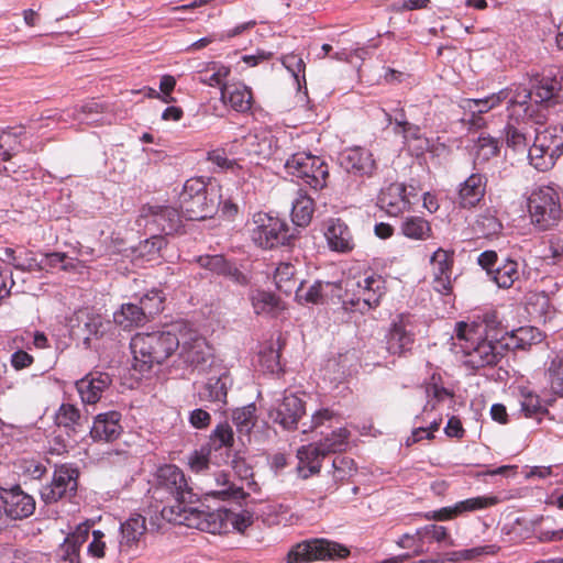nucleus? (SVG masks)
<instances>
[{
	"mask_svg": "<svg viewBox=\"0 0 563 563\" xmlns=\"http://www.w3.org/2000/svg\"><path fill=\"white\" fill-rule=\"evenodd\" d=\"M529 117H527L528 119ZM526 118H520L518 121L516 119H510L505 126V139L508 147L512 148L516 152H525L527 150V136L523 128V122Z\"/></svg>",
	"mask_w": 563,
	"mask_h": 563,
	"instance_id": "79ce46f5",
	"label": "nucleus"
},
{
	"mask_svg": "<svg viewBox=\"0 0 563 563\" xmlns=\"http://www.w3.org/2000/svg\"><path fill=\"white\" fill-rule=\"evenodd\" d=\"M111 383L112 379L108 373L91 372L76 382V389L85 405H95Z\"/></svg>",
	"mask_w": 563,
	"mask_h": 563,
	"instance_id": "aec40b11",
	"label": "nucleus"
},
{
	"mask_svg": "<svg viewBox=\"0 0 563 563\" xmlns=\"http://www.w3.org/2000/svg\"><path fill=\"white\" fill-rule=\"evenodd\" d=\"M305 415V405L302 400L290 394L271 411V418L275 423L282 426L285 430L297 428L300 418Z\"/></svg>",
	"mask_w": 563,
	"mask_h": 563,
	"instance_id": "b1692460",
	"label": "nucleus"
},
{
	"mask_svg": "<svg viewBox=\"0 0 563 563\" xmlns=\"http://www.w3.org/2000/svg\"><path fill=\"white\" fill-rule=\"evenodd\" d=\"M530 93L520 87H508L481 99H462L460 107L471 114L470 122L473 125L484 124L482 114L498 107L503 101H508V118L516 119L532 117L531 107L528 106Z\"/></svg>",
	"mask_w": 563,
	"mask_h": 563,
	"instance_id": "20e7f679",
	"label": "nucleus"
},
{
	"mask_svg": "<svg viewBox=\"0 0 563 563\" xmlns=\"http://www.w3.org/2000/svg\"><path fill=\"white\" fill-rule=\"evenodd\" d=\"M234 442L233 430L228 422L219 423L210 434V450L231 448Z\"/></svg>",
	"mask_w": 563,
	"mask_h": 563,
	"instance_id": "6e6d98bb",
	"label": "nucleus"
},
{
	"mask_svg": "<svg viewBox=\"0 0 563 563\" xmlns=\"http://www.w3.org/2000/svg\"><path fill=\"white\" fill-rule=\"evenodd\" d=\"M202 495L236 504H240L241 500H244L249 496L242 487L232 483L229 478V474L223 471L216 472L207 479L202 488Z\"/></svg>",
	"mask_w": 563,
	"mask_h": 563,
	"instance_id": "f3484780",
	"label": "nucleus"
},
{
	"mask_svg": "<svg viewBox=\"0 0 563 563\" xmlns=\"http://www.w3.org/2000/svg\"><path fill=\"white\" fill-rule=\"evenodd\" d=\"M229 150L216 148L207 153V161L214 166V172L231 170L233 173L241 168L236 159L228 157Z\"/></svg>",
	"mask_w": 563,
	"mask_h": 563,
	"instance_id": "4d7b16f0",
	"label": "nucleus"
},
{
	"mask_svg": "<svg viewBox=\"0 0 563 563\" xmlns=\"http://www.w3.org/2000/svg\"><path fill=\"white\" fill-rule=\"evenodd\" d=\"M166 235L177 233L183 225L179 211L169 206H148L141 211L139 225Z\"/></svg>",
	"mask_w": 563,
	"mask_h": 563,
	"instance_id": "ddd939ff",
	"label": "nucleus"
},
{
	"mask_svg": "<svg viewBox=\"0 0 563 563\" xmlns=\"http://www.w3.org/2000/svg\"><path fill=\"white\" fill-rule=\"evenodd\" d=\"M256 407L254 404L236 408L232 412V420L240 438L249 437L256 423Z\"/></svg>",
	"mask_w": 563,
	"mask_h": 563,
	"instance_id": "a18cd8bd",
	"label": "nucleus"
},
{
	"mask_svg": "<svg viewBox=\"0 0 563 563\" xmlns=\"http://www.w3.org/2000/svg\"><path fill=\"white\" fill-rule=\"evenodd\" d=\"M77 468L66 464L56 467L51 484L41 489L42 500L45 504H53L71 495L77 489Z\"/></svg>",
	"mask_w": 563,
	"mask_h": 563,
	"instance_id": "4468645a",
	"label": "nucleus"
},
{
	"mask_svg": "<svg viewBox=\"0 0 563 563\" xmlns=\"http://www.w3.org/2000/svg\"><path fill=\"white\" fill-rule=\"evenodd\" d=\"M220 519L219 530L227 529L230 525L233 530L238 532H244L254 521V514L249 509H242L235 511L233 509H222L218 512Z\"/></svg>",
	"mask_w": 563,
	"mask_h": 563,
	"instance_id": "58836bf2",
	"label": "nucleus"
},
{
	"mask_svg": "<svg viewBox=\"0 0 563 563\" xmlns=\"http://www.w3.org/2000/svg\"><path fill=\"white\" fill-rule=\"evenodd\" d=\"M1 499L5 514L12 519H23L35 510V501L32 496L25 494L20 486L3 489Z\"/></svg>",
	"mask_w": 563,
	"mask_h": 563,
	"instance_id": "4be33fe9",
	"label": "nucleus"
},
{
	"mask_svg": "<svg viewBox=\"0 0 563 563\" xmlns=\"http://www.w3.org/2000/svg\"><path fill=\"white\" fill-rule=\"evenodd\" d=\"M253 223L251 236L257 246L268 250L290 243L292 235L282 219L260 212L254 214Z\"/></svg>",
	"mask_w": 563,
	"mask_h": 563,
	"instance_id": "f8f14e48",
	"label": "nucleus"
},
{
	"mask_svg": "<svg viewBox=\"0 0 563 563\" xmlns=\"http://www.w3.org/2000/svg\"><path fill=\"white\" fill-rule=\"evenodd\" d=\"M147 320L142 308L134 303H124L113 313V321L124 330L142 325Z\"/></svg>",
	"mask_w": 563,
	"mask_h": 563,
	"instance_id": "a19ab883",
	"label": "nucleus"
},
{
	"mask_svg": "<svg viewBox=\"0 0 563 563\" xmlns=\"http://www.w3.org/2000/svg\"><path fill=\"white\" fill-rule=\"evenodd\" d=\"M501 323L496 312H487L482 319L455 325L454 345L462 353L463 364L471 369L497 365L504 356L500 333Z\"/></svg>",
	"mask_w": 563,
	"mask_h": 563,
	"instance_id": "f257e3e1",
	"label": "nucleus"
},
{
	"mask_svg": "<svg viewBox=\"0 0 563 563\" xmlns=\"http://www.w3.org/2000/svg\"><path fill=\"white\" fill-rule=\"evenodd\" d=\"M338 422L339 416L332 410L323 408L311 416L309 424L307 422H302V432L307 433L308 431H313L321 427H332L333 423Z\"/></svg>",
	"mask_w": 563,
	"mask_h": 563,
	"instance_id": "13d9d810",
	"label": "nucleus"
},
{
	"mask_svg": "<svg viewBox=\"0 0 563 563\" xmlns=\"http://www.w3.org/2000/svg\"><path fill=\"white\" fill-rule=\"evenodd\" d=\"M220 195L202 178L194 177L185 181L178 196L181 213L188 220H203L212 217L219 206Z\"/></svg>",
	"mask_w": 563,
	"mask_h": 563,
	"instance_id": "423d86ee",
	"label": "nucleus"
},
{
	"mask_svg": "<svg viewBox=\"0 0 563 563\" xmlns=\"http://www.w3.org/2000/svg\"><path fill=\"white\" fill-rule=\"evenodd\" d=\"M80 411L71 404H63L55 416V421L58 427H63L69 431L76 432L77 428L81 426Z\"/></svg>",
	"mask_w": 563,
	"mask_h": 563,
	"instance_id": "603ef678",
	"label": "nucleus"
},
{
	"mask_svg": "<svg viewBox=\"0 0 563 563\" xmlns=\"http://www.w3.org/2000/svg\"><path fill=\"white\" fill-rule=\"evenodd\" d=\"M386 290V280L380 275H360L346 278L344 294L339 296L344 310L364 314L379 306Z\"/></svg>",
	"mask_w": 563,
	"mask_h": 563,
	"instance_id": "39448f33",
	"label": "nucleus"
},
{
	"mask_svg": "<svg viewBox=\"0 0 563 563\" xmlns=\"http://www.w3.org/2000/svg\"><path fill=\"white\" fill-rule=\"evenodd\" d=\"M164 300L165 297L163 291L161 289L153 288L140 297L139 307L142 308L145 317L150 319L163 311Z\"/></svg>",
	"mask_w": 563,
	"mask_h": 563,
	"instance_id": "864d4df0",
	"label": "nucleus"
},
{
	"mask_svg": "<svg viewBox=\"0 0 563 563\" xmlns=\"http://www.w3.org/2000/svg\"><path fill=\"white\" fill-rule=\"evenodd\" d=\"M14 268L22 272H41V262L30 251L20 252L16 261L14 262Z\"/></svg>",
	"mask_w": 563,
	"mask_h": 563,
	"instance_id": "774afa93",
	"label": "nucleus"
},
{
	"mask_svg": "<svg viewBox=\"0 0 563 563\" xmlns=\"http://www.w3.org/2000/svg\"><path fill=\"white\" fill-rule=\"evenodd\" d=\"M280 355L274 346H267L260 351L258 363L263 371L278 374L282 372Z\"/></svg>",
	"mask_w": 563,
	"mask_h": 563,
	"instance_id": "052dcab7",
	"label": "nucleus"
},
{
	"mask_svg": "<svg viewBox=\"0 0 563 563\" xmlns=\"http://www.w3.org/2000/svg\"><path fill=\"white\" fill-rule=\"evenodd\" d=\"M121 545H132L140 540L146 530L145 518L139 514L132 515L121 523Z\"/></svg>",
	"mask_w": 563,
	"mask_h": 563,
	"instance_id": "37998d69",
	"label": "nucleus"
},
{
	"mask_svg": "<svg viewBox=\"0 0 563 563\" xmlns=\"http://www.w3.org/2000/svg\"><path fill=\"white\" fill-rule=\"evenodd\" d=\"M548 383L551 391L556 396H563V351H560L551 360L547 371Z\"/></svg>",
	"mask_w": 563,
	"mask_h": 563,
	"instance_id": "3c124183",
	"label": "nucleus"
},
{
	"mask_svg": "<svg viewBox=\"0 0 563 563\" xmlns=\"http://www.w3.org/2000/svg\"><path fill=\"white\" fill-rule=\"evenodd\" d=\"M531 223L540 231L552 229L562 217L559 192L550 186L534 189L528 198Z\"/></svg>",
	"mask_w": 563,
	"mask_h": 563,
	"instance_id": "6e6552de",
	"label": "nucleus"
},
{
	"mask_svg": "<svg viewBox=\"0 0 563 563\" xmlns=\"http://www.w3.org/2000/svg\"><path fill=\"white\" fill-rule=\"evenodd\" d=\"M282 64L291 74L294 79L298 84V88L301 89L300 78L306 84L305 68L306 64L301 56L290 53L282 57Z\"/></svg>",
	"mask_w": 563,
	"mask_h": 563,
	"instance_id": "680f3d73",
	"label": "nucleus"
},
{
	"mask_svg": "<svg viewBox=\"0 0 563 563\" xmlns=\"http://www.w3.org/2000/svg\"><path fill=\"white\" fill-rule=\"evenodd\" d=\"M42 271L60 267L63 271H76L86 267L80 260L69 258L65 253L54 252L43 255L40 260Z\"/></svg>",
	"mask_w": 563,
	"mask_h": 563,
	"instance_id": "8fccbe9b",
	"label": "nucleus"
},
{
	"mask_svg": "<svg viewBox=\"0 0 563 563\" xmlns=\"http://www.w3.org/2000/svg\"><path fill=\"white\" fill-rule=\"evenodd\" d=\"M296 274L297 269L294 264L288 262L279 263L274 274L276 287L286 295H290L294 291L296 292L300 287Z\"/></svg>",
	"mask_w": 563,
	"mask_h": 563,
	"instance_id": "ea45409f",
	"label": "nucleus"
},
{
	"mask_svg": "<svg viewBox=\"0 0 563 563\" xmlns=\"http://www.w3.org/2000/svg\"><path fill=\"white\" fill-rule=\"evenodd\" d=\"M121 419L122 415L115 410L97 415L90 429L91 439L95 442L115 441L123 431Z\"/></svg>",
	"mask_w": 563,
	"mask_h": 563,
	"instance_id": "5701e85b",
	"label": "nucleus"
},
{
	"mask_svg": "<svg viewBox=\"0 0 563 563\" xmlns=\"http://www.w3.org/2000/svg\"><path fill=\"white\" fill-rule=\"evenodd\" d=\"M181 328L184 323L177 322L162 331L136 333L130 342L133 368L145 375L155 364H163L178 350Z\"/></svg>",
	"mask_w": 563,
	"mask_h": 563,
	"instance_id": "f03ea898",
	"label": "nucleus"
},
{
	"mask_svg": "<svg viewBox=\"0 0 563 563\" xmlns=\"http://www.w3.org/2000/svg\"><path fill=\"white\" fill-rule=\"evenodd\" d=\"M487 178L479 173L471 174L459 186L457 201L460 207L470 209L475 207L485 196Z\"/></svg>",
	"mask_w": 563,
	"mask_h": 563,
	"instance_id": "c85d7f7f",
	"label": "nucleus"
},
{
	"mask_svg": "<svg viewBox=\"0 0 563 563\" xmlns=\"http://www.w3.org/2000/svg\"><path fill=\"white\" fill-rule=\"evenodd\" d=\"M476 159L488 161L499 152L498 141L489 135H481L476 143Z\"/></svg>",
	"mask_w": 563,
	"mask_h": 563,
	"instance_id": "e2e57ef3",
	"label": "nucleus"
},
{
	"mask_svg": "<svg viewBox=\"0 0 563 563\" xmlns=\"http://www.w3.org/2000/svg\"><path fill=\"white\" fill-rule=\"evenodd\" d=\"M401 232L408 239L427 240L431 236L432 230L430 223L422 217L410 216L402 221Z\"/></svg>",
	"mask_w": 563,
	"mask_h": 563,
	"instance_id": "49530a36",
	"label": "nucleus"
},
{
	"mask_svg": "<svg viewBox=\"0 0 563 563\" xmlns=\"http://www.w3.org/2000/svg\"><path fill=\"white\" fill-rule=\"evenodd\" d=\"M474 230L484 238L497 235L503 230V224L496 216V211L487 209L477 216Z\"/></svg>",
	"mask_w": 563,
	"mask_h": 563,
	"instance_id": "09e8293b",
	"label": "nucleus"
},
{
	"mask_svg": "<svg viewBox=\"0 0 563 563\" xmlns=\"http://www.w3.org/2000/svg\"><path fill=\"white\" fill-rule=\"evenodd\" d=\"M341 289L336 284L330 282H314L306 291H303L302 283L296 291V297L299 300H305L310 303H323L325 299L334 291Z\"/></svg>",
	"mask_w": 563,
	"mask_h": 563,
	"instance_id": "e433bc0d",
	"label": "nucleus"
},
{
	"mask_svg": "<svg viewBox=\"0 0 563 563\" xmlns=\"http://www.w3.org/2000/svg\"><path fill=\"white\" fill-rule=\"evenodd\" d=\"M210 451V448L202 446L190 453L188 456V465L192 472L200 473L208 470Z\"/></svg>",
	"mask_w": 563,
	"mask_h": 563,
	"instance_id": "338daca9",
	"label": "nucleus"
},
{
	"mask_svg": "<svg viewBox=\"0 0 563 563\" xmlns=\"http://www.w3.org/2000/svg\"><path fill=\"white\" fill-rule=\"evenodd\" d=\"M286 172L301 179L310 188L322 189L327 184L329 168L325 162L316 155L306 152H298L287 158Z\"/></svg>",
	"mask_w": 563,
	"mask_h": 563,
	"instance_id": "9d476101",
	"label": "nucleus"
},
{
	"mask_svg": "<svg viewBox=\"0 0 563 563\" xmlns=\"http://www.w3.org/2000/svg\"><path fill=\"white\" fill-rule=\"evenodd\" d=\"M156 490H166L175 499V505L162 509V517L175 525L192 526L199 514L187 504L192 503L197 495L188 486L183 471L176 465L161 466L156 472Z\"/></svg>",
	"mask_w": 563,
	"mask_h": 563,
	"instance_id": "7ed1b4c3",
	"label": "nucleus"
},
{
	"mask_svg": "<svg viewBox=\"0 0 563 563\" xmlns=\"http://www.w3.org/2000/svg\"><path fill=\"white\" fill-rule=\"evenodd\" d=\"M325 457L318 443L302 445L297 450V472L299 477L306 479L318 474L321 468V462Z\"/></svg>",
	"mask_w": 563,
	"mask_h": 563,
	"instance_id": "473e14b6",
	"label": "nucleus"
},
{
	"mask_svg": "<svg viewBox=\"0 0 563 563\" xmlns=\"http://www.w3.org/2000/svg\"><path fill=\"white\" fill-rule=\"evenodd\" d=\"M221 99L238 112H246L252 107V92L242 84L224 86L221 89Z\"/></svg>",
	"mask_w": 563,
	"mask_h": 563,
	"instance_id": "f704fd0d",
	"label": "nucleus"
},
{
	"mask_svg": "<svg viewBox=\"0 0 563 563\" xmlns=\"http://www.w3.org/2000/svg\"><path fill=\"white\" fill-rule=\"evenodd\" d=\"M89 526L86 523L77 526L76 530L69 533L64 542L56 550V558L68 563H80V548L88 540Z\"/></svg>",
	"mask_w": 563,
	"mask_h": 563,
	"instance_id": "7c9ffc66",
	"label": "nucleus"
},
{
	"mask_svg": "<svg viewBox=\"0 0 563 563\" xmlns=\"http://www.w3.org/2000/svg\"><path fill=\"white\" fill-rule=\"evenodd\" d=\"M497 503L498 498L495 496H477L457 501L454 505V510L455 512H457V516H461L465 512H473L476 510L486 509L490 506L496 505Z\"/></svg>",
	"mask_w": 563,
	"mask_h": 563,
	"instance_id": "5fc2aeb1",
	"label": "nucleus"
},
{
	"mask_svg": "<svg viewBox=\"0 0 563 563\" xmlns=\"http://www.w3.org/2000/svg\"><path fill=\"white\" fill-rule=\"evenodd\" d=\"M350 431L346 428L339 427L328 434L323 440L318 442L327 456L331 453H340L349 446Z\"/></svg>",
	"mask_w": 563,
	"mask_h": 563,
	"instance_id": "de8ad7c7",
	"label": "nucleus"
},
{
	"mask_svg": "<svg viewBox=\"0 0 563 563\" xmlns=\"http://www.w3.org/2000/svg\"><path fill=\"white\" fill-rule=\"evenodd\" d=\"M333 478L335 482H343L355 472V463L346 456H336L332 462Z\"/></svg>",
	"mask_w": 563,
	"mask_h": 563,
	"instance_id": "69168bd1",
	"label": "nucleus"
},
{
	"mask_svg": "<svg viewBox=\"0 0 563 563\" xmlns=\"http://www.w3.org/2000/svg\"><path fill=\"white\" fill-rule=\"evenodd\" d=\"M339 162L347 173L357 176H369L376 164L372 153L360 146L345 148L340 153Z\"/></svg>",
	"mask_w": 563,
	"mask_h": 563,
	"instance_id": "412c9836",
	"label": "nucleus"
},
{
	"mask_svg": "<svg viewBox=\"0 0 563 563\" xmlns=\"http://www.w3.org/2000/svg\"><path fill=\"white\" fill-rule=\"evenodd\" d=\"M23 342L24 338L22 335H16L12 339V343L18 347V351L11 355L10 362L12 367L16 371L31 366L34 361L32 355L20 349L23 345Z\"/></svg>",
	"mask_w": 563,
	"mask_h": 563,
	"instance_id": "0e129e2a",
	"label": "nucleus"
},
{
	"mask_svg": "<svg viewBox=\"0 0 563 563\" xmlns=\"http://www.w3.org/2000/svg\"><path fill=\"white\" fill-rule=\"evenodd\" d=\"M251 301L256 314L275 316L282 309L280 300L269 291H254Z\"/></svg>",
	"mask_w": 563,
	"mask_h": 563,
	"instance_id": "c03bdc74",
	"label": "nucleus"
},
{
	"mask_svg": "<svg viewBox=\"0 0 563 563\" xmlns=\"http://www.w3.org/2000/svg\"><path fill=\"white\" fill-rule=\"evenodd\" d=\"M324 236L330 250L334 252L347 253L355 246L350 228L341 219L328 220Z\"/></svg>",
	"mask_w": 563,
	"mask_h": 563,
	"instance_id": "c756f323",
	"label": "nucleus"
},
{
	"mask_svg": "<svg viewBox=\"0 0 563 563\" xmlns=\"http://www.w3.org/2000/svg\"><path fill=\"white\" fill-rule=\"evenodd\" d=\"M350 550L325 539H311L295 544L287 553V563H306L316 560L344 559Z\"/></svg>",
	"mask_w": 563,
	"mask_h": 563,
	"instance_id": "9b49d317",
	"label": "nucleus"
},
{
	"mask_svg": "<svg viewBox=\"0 0 563 563\" xmlns=\"http://www.w3.org/2000/svg\"><path fill=\"white\" fill-rule=\"evenodd\" d=\"M417 534L422 538H430L437 543L444 544L445 547H454V540L450 536L448 529L443 526L427 525L417 529Z\"/></svg>",
	"mask_w": 563,
	"mask_h": 563,
	"instance_id": "bf43d9fd",
	"label": "nucleus"
},
{
	"mask_svg": "<svg viewBox=\"0 0 563 563\" xmlns=\"http://www.w3.org/2000/svg\"><path fill=\"white\" fill-rule=\"evenodd\" d=\"M177 366L184 369L205 373L216 363L212 349L197 331L188 329L184 323L180 330Z\"/></svg>",
	"mask_w": 563,
	"mask_h": 563,
	"instance_id": "0eeeda50",
	"label": "nucleus"
},
{
	"mask_svg": "<svg viewBox=\"0 0 563 563\" xmlns=\"http://www.w3.org/2000/svg\"><path fill=\"white\" fill-rule=\"evenodd\" d=\"M499 336L505 350H527L543 339L542 333L534 327H520L510 332L503 330Z\"/></svg>",
	"mask_w": 563,
	"mask_h": 563,
	"instance_id": "2f4dec72",
	"label": "nucleus"
},
{
	"mask_svg": "<svg viewBox=\"0 0 563 563\" xmlns=\"http://www.w3.org/2000/svg\"><path fill=\"white\" fill-rule=\"evenodd\" d=\"M453 263L454 253L441 247L430 258L433 275L432 286L441 295H449L452 291Z\"/></svg>",
	"mask_w": 563,
	"mask_h": 563,
	"instance_id": "a211bd4d",
	"label": "nucleus"
},
{
	"mask_svg": "<svg viewBox=\"0 0 563 563\" xmlns=\"http://www.w3.org/2000/svg\"><path fill=\"white\" fill-rule=\"evenodd\" d=\"M413 342L415 336L408 329L407 318L401 314L391 323L386 335L387 350L393 355H401L411 350Z\"/></svg>",
	"mask_w": 563,
	"mask_h": 563,
	"instance_id": "cd10ccee",
	"label": "nucleus"
},
{
	"mask_svg": "<svg viewBox=\"0 0 563 563\" xmlns=\"http://www.w3.org/2000/svg\"><path fill=\"white\" fill-rule=\"evenodd\" d=\"M531 89H527L525 87L519 86L521 89H525L530 93V100H534V102H548L560 91L562 86V76L561 70L558 67H549L542 70L541 74L534 75L531 80ZM530 107V104L528 103Z\"/></svg>",
	"mask_w": 563,
	"mask_h": 563,
	"instance_id": "dca6fc26",
	"label": "nucleus"
},
{
	"mask_svg": "<svg viewBox=\"0 0 563 563\" xmlns=\"http://www.w3.org/2000/svg\"><path fill=\"white\" fill-rule=\"evenodd\" d=\"M107 109L108 108L103 103L92 99L82 103L81 106H76L64 111L62 118L64 121L67 119H73L79 123L85 124H111L117 120V117L113 119L102 117L101 114L106 113Z\"/></svg>",
	"mask_w": 563,
	"mask_h": 563,
	"instance_id": "a878e982",
	"label": "nucleus"
},
{
	"mask_svg": "<svg viewBox=\"0 0 563 563\" xmlns=\"http://www.w3.org/2000/svg\"><path fill=\"white\" fill-rule=\"evenodd\" d=\"M519 404L521 412L526 418H533L541 420L548 413L547 401H543L540 396L528 387H519Z\"/></svg>",
	"mask_w": 563,
	"mask_h": 563,
	"instance_id": "c9c22d12",
	"label": "nucleus"
},
{
	"mask_svg": "<svg viewBox=\"0 0 563 563\" xmlns=\"http://www.w3.org/2000/svg\"><path fill=\"white\" fill-rule=\"evenodd\" d=\"M230 155L254 158H265L271 155V140L265 134L250 132L241 139H235L229 145Z\"/></svg>",
	"mask_w": 563,
	"mask_h": 563,
	"instance_id": "6ab92c4d",
	"label": "nucleus"
},
{
	"mask_svg": "<svg viewBox=\"0 0 563 563\" xmlns=\"http://www.w3.org/2000/svg\"><path fill=\"white\" fill-rule=\"evenodd\" d=\"M520 263L510 257L503 258L496 266L492 279L499 288L509 289L520 280Z\"/></svg>",
	"mask_w": 563,
	"mask_h": 563,
	"instance_id": "72a5a7b5",
	"label": "nucleus"
},
{
	"mask_svg": "<svg viewBox=\"0 0 563 563\" xmlns=\"http://www.w3.org/2000/svg\"><path fill=\"white\" fill-rule=\"evenodd\" d=\"M563 154V128L548 126L536 132L533 144L528 150L530 164L539 172L551 169Z\"/></svg>",
	"mask_w": 563,
	"mask_h": 563,
	"instance_id": "1a4fd4ad",
	"label": "nucleus"
},
{
	"mask_svg": "<svg viewBox=\"0 0 563 563\" xmlns=\"http://www.w3.org/2000/svg\"><path fill=\"white\" fill-rule=\"evenodd\" d=\"M197 263L218 276H223L239 285L247 283L246 276L235 266L233 262L228 261L223 255H201L197 257Z\"/></svg>",
	"mask_w": 563,
	"mask_h": 563,
	"instance_id": "bb28decb",
	"label": "nucleus"
},
{
	"mask_svg": "<svg viewBox=\"0 0 563 563\" xmlns=\"http://www.w3.org/2000/svg\"><path fill=\"white\" fill-rule=\"evenodd\" d=\"M314 212V201L303 190H298L297 197L292 201L291 220L295 225L305 228L312 219Z\"/></svg>",
	"mask_w": 563,
	"mask_h": 563,
	"instance_id": "4c0bfd02",
	"label": "nucleus"
},
{
	"mask_svg": "<svg viewBox=\"0 0 563 563\" xmlns=\"http://www.w3.org/2000/svg\"><path fill=\"white\" fill-rule=\"evenodd\" d=\"M206 373L209 376L198 390L199 399L201 401L225 404L228 390L233 384L229 369L220 364H214Z\"/></svg>",
	"mask_w": 563,
	"mask_h": 563,
	"instance_id": "2eb2a0df",
	"label": "nucleus"
},
{
	"mask_svg": "<svg viewBox=\"0 0 563 563\" xmlns=\"http://www.w3.org/2000/svg\"><path fill=\"white\" fill-rule=\"evenodd\" d=\"M410 203L407 187L401 183H394L382 189L377 201L379 208L391 217H397L406 211Z\"/></svg>",
	"mask_w": 563,
	"mask_h": 563,
	"instance_id": "393cba45",
	"label": "nucleus"
}]
</instances>
